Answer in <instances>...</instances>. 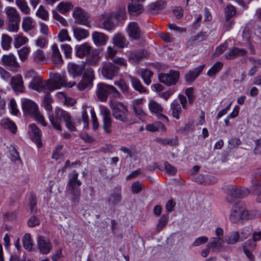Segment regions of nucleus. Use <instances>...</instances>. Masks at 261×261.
I'll use <instances>...</instances> for the list:
<instances>
[{"mask_svg":"<svg viewBox=\"0 0 261 261\" xmlns=\"http://www.w3.org/2000/svg\"><path fill=\"white\" fill-rule=\"evenodd\" d=\"M111 108L114 117L122 122L128 121V111L127 107L122 102L113 101L111 103Z\"/></svg>","mask_w":261,"mask_h":261,"instance_id":"7","label":"nucleus"},{"mask_svg":"<svg viewBox=\"0 0 261 261\" xmlns=\"http://www.w3.org/2000/svg\"><path fill=\"white\" fill-rule=\"evenodd\" d=\"M224 241L228 244L233 245L240 241V233L237 231L230 232L225 237Z\"/></svg>","mask_w":261,"mask_h":261,"instance_id":"31","label":"nucleus"},{"mask_svg":"<svg viewBox=\"0 0 261 261\" xmlns=\"http://www.w3.org/2000/svg\"><path fill=\"white\" fill-rule=\"evenodd\" d=\"M252 67L248 72V75L252 76L256 72L257 69L261 67V60L258 58L250 57L249 58Z\"/></svg>","mask_w":261,"mask_h":261,"instance_id":"34","label":"nucleus"},{"mask_svg":"<svg viewBox=\"0 0 261 261\" xmlns=\"http://www.w3.org/2000/svg\"><path fill=\"white\" fill-rule=\"evenodd\" d=\"M252 190L254 191H258L260 189V191L257 194L256 200L258 202H261V181L259 179H252Z\"/></svg>","mask_w":261,"mask_h":261,"instance_id":"47","label":"nucleus"},{"mask_svg":"<svg viewBox=\"0 0 261 261\" xmlns=\"http://www.w3.org/2000/svg\"><path fill=\"white\" fill-rule=\"evenodd\" d=\"M11 85L12 89L15 92H23L24 86L23 84L22 77L21 75L17 74L13 76L12 78Z\"/></svg>","mask_w":261,"mask_h":261,"instance_id":"20","label":"nucleus"},{"mask_svg":"<svg viewBox=\"0 0 261 261\" xmlns=\"http://www.w3.org/2000/svg\"><path fill=\"white\" fill-rule=\"evenodd\" d=\"M73 8V5L67 2H61L57 6V9L62 14H65Z\"/></svg>","mask_w":261,"mask_h":261,"instance_id":"40","label":"nucleus"},{"mask_svg":"<svg viewBox=\"0 0 261 261\" xmlns=\"http://www.w3.org/2000/svg\"><path fill=\"white\" fill-rule=\"evenodd\" d=\"M160 82L168 86H174L176 84L179 79V72L178 71L171 70L168 73H161L158 75Z\"/></svg>","mask_w":261,"mask_h":261,"instance_id":"9","label":"nucleus"},{"mask_svg":"<svg viewBox=\"0 0 261 261\" xmlns=\"http://www.w3.org/2000/svg\"><path fill=\"white\" fill-rule=\"evenodd\" d=\"M153 75V72L149 70L144 69L142 70L140 76L144 81V82L147 85H150L151 80V79Z\"/></svg>","mask_w":261,"mask_h":261,"instance_id":"43","label":"nucleus"},{"mask_svg":"<svg viewBox=\"0 0 261 261\" xmlns=\"http://www.w3.org/2000/svg\"><path fill=\"white\" fill-rule=\"evenodd\" d=\"M73 32L75 38L77 40L85 39L89 35V33L87 31L79 28H74Z\"/></svg>","mask_w":261,"mask_h":261,"instance_id":"39","label":"nucleus"},{"mask_svg":"<svg viewBox=\"0 0 261 261\" xmlns=\"http://www.w3.org/2000/svg\"><path fill=\"white\" fill-rule=\"evenodd\" d=\"M29 126L33 134V136L32 137L33 141L37 144L38 147H40L42 145L41 141V131L35 124H31Z\"/></svg>","mask_w":261,"mask_h":261,"instance_id":"29","label":"nucleus"},{"mask_svg":"<svg viewBox=\"0 0 261 261\" xmlns=\"http://www.w3.org/2000/svg\"><path fill=\"white\" fill-rule=\"evenodd\" d=\"M12 42V38L6 34H3L2 36V46L4 49L7 50L10 47Z\"/></svg>","mask_w":261,"mask_h":261,"instance_id":"53","label":"nucleus"},{"mask_svg":"<svg viewBox=\"0 0 261 261\" xmlns=\"http://www.w3.org/2000/svg\"><path fill=\"white\" fill-rule=\"evenodd\" d=\"M128 35L135 40L138 39L141 36V31L137 24L135 22H131L129 23L127 28Z\"/></svg>","mask_w":261,"mask_h":261,"instance_id":"21","label":"nucleus"},{"mask_svg":"<svg viewBox=\"0 0 261 261\" xmlns=\"http://www.w3.org/2000/svg\"><path fill=\"white\" fill-rule=\"evenodd\" d=\"M148 53L144 49H139L132 51L129 55V60L134 63H138L141 60L147 58Z\"/></svg>","mask_w":261,"mask_h":261,"instance_id":"18","label":"nucleus"},{"mask_svg":"<svg viewBox=\"0 0 261 261\" xmlns=\"http://www.w3.org/2000/svg\"><path fill=\"white\" fill-rule=\"evenodd\" d=\"M246 53V50L243 48L233 47L228 52L225 54V58L227 60H231L237 56H243Z\"/></svg>","mask_w":261,"mask_h":261,"instance_id":"28","label":"nucleus"},{"mask_svg":"<svg viewBox=\"0 0 261 261\" xmlns=\"http://www.w3.org/2000/svg\"><path fill=\"white\" fill-rule=\"evenodd\" d=\"M121 193L120 190L114 191L112 193L108 199V202L109 205H116L121 201Z\"/></svg>","mask_w":261,"mask_h":261,"instance_id":"30","label":"nucleus"},{"mask_svg":"<svg viewBox=\"0 0 261 261\" xmlns=\"http://www.w3.org/2000/svg\"><path fill=\"white\" fill-rule=\"evenodd\" d=\"M228 197L227 200L231 203L236 198H241L246 196L249 191L248 189L237 187L233 185H229L226 187Z\"/></svg>","mask_w":261,"mask_h":261,"instance_id":"8","label":"nucleus"},{"mask_svg":"<svg viewBox=\"0 0 261 261\" xmlns=\"http://www.w3.org/2000/svg\"><path fill=\"white\" fill-rule=\"evenodd\" d=\"M16 5L23 13L25 14H30V9L25 0H16Z\"/></svg>","mask_w":261,"mask_h":261,"instance_id":"44","label":"nucleus"},{"mask_svg":"<svg viewBox=\"0 0 261 261\" xmlns=\"http://www.w3.org/2000/svg\"><path fill=\"white\" fill-rule=\"evenodd\" d=\"M22 241L24 248L29 251H32L33 243L31 235L29 233H25L23 237Z\"/></svg>","mask_w":261,"mask_h":261,"instance_id":"45","label":"nucleus"},{"mask_svg":"<svg viewBox=\"0 0 261 261\" xmlns=\"http://www.w3.org/2000/svg\"><path fill=\"white\" fill-rule=\"evenodd\" d=\"M2 61L4 65L8 67L10 70L13 71H16L20 67L16 58L12 54L4 55L2 58Z\"/></svg>","mask_w":261,"mask_h":261,"instance_id":"13","label":"nucleus"},{"mask_svg":"<svg viewBox=\"0 0 261 261\" xmlns=\"http://www.w3.org/2000/svg\"><path fill=\"white\" fill-rule=\"evenodd\" d=\"M36 15L43 20H46L48 18V12L42 6H40L36 12Z\"/></svg>","mask_w":261,"mask_h":261,"instance_id":"63","label":"nucleus"},{"mask_svg":"<svg viewBox=\"0 0 261 261\" xmlns=\"http://www.w3.org/2000/svg\"><path fill=\"white\" fill-rule=\"evenodd\" d=\"M94 43L97 46L104 45L106 44L108 37L103 33L94 32L92 34Z\"/></svg>","mask_w":261,"mask_h":261,"instance_id":"24","label":"nucleus"},{"mask_svg":"<svg viewBox=\"0 0 261 261\" xmlns=\"http://www.w3.org/2000/svg\"><path fill=\"white\" fill-rule=\"evenodd\" d=\"M94 79V72L92 68H87L83 74L82 80L77 85L78 89L83 91L86 89H90L93 85Z\"/></svg>","mask_w":261,"mask_h":261,"instance_id":"10","label":"nucleus"},{"mask_svg":"<svg viewBox=\"0 0 261 261\" xmlns=\"http://www.w3.org/2000/svg\"><path fill=\"white\" fill-rule=\"evenodd\" d=\"M113 19V14L102 15L101 21L102 22L103 28L109 31L113 29L115 27Z\"/></svg>","mask_w":261,"mask_h":261,"instance_id":"23","label":"nucleus"},{"mask_svg":"<svg viewBox=\"0 0 261 261\" xmlns=\"http://www.w3.org/2000/svg\"><path fill=\"white\" fill-rule=\"evenodd\" d=\"M100 114L102 116V127L106 133L110 134L112 121L110 112L108 108L103 106L100 108Z\"/></svg>","mask_w":261,"mask_h":261,"instance_id":"12","label":"nucleus"},{"mask_svg":"<svg viewBox=\"0 0 261 261\" xmlns=\"http://www.w3.org/2000/svg\"><path fill=\"white\" fill-rule=\"evenodd\" d=\"M148 107L151 113L159 115L160 118H163L164 119L167 120L166 116L161 114L163 111V108L159 103L154 100H150Z\"/></svg>","mask_w":261,"mask_h":261,"instance_id":"26","label":"nucleus"},{"mask_svg":"<svg viewBox=\"0 0 261 261\" xmlns=\"http://www.w3.org/2000/svg\"><path fill=\"white\" fill-rule=\"evenodd\" d=\"M252 233V239L248 240L245 243L249 245L250 249H254L256 246L255 242L261 240V232H255Z\"/></svg>","mask_w":261,"mask_h":261,"instance_id":"38","label":"nucleus"},{"mask_svg":"<svg viewBox=\"0 0 261 261\" xmlns=\"http://www.w3.org/2000/svg\"><path fill=\"white\" fill-rule=\"evenodd\" d=\"M119 68L111 63L103 64L101 69V74L106 79L112 80L117 76Z\"/></svg>","mask_w":261,"mask_h":261,"instance_id":"11","label":"nucleus"},{"mask_svg":"<svg viewBox=\"0 0 261 261\" xmlns=\"http://www.w3.org/2000/svg\"><path fill=\"white\" fill-rule=\"evenodd\" d=\"M28 39L24 36H17L15 38L14 44L16 48H19L21 46L26 43Z\"/></svg>","mask_w":261,"mask_h":261,"instance_id":"56","label":"nucleus"},{"mask_svg":"<svg viewBox=\"0 0 261 261\" xmlns=\"http://www.w3.org/2000/svg\"><path fill=\"white\" fill-rule=\"evenodd\" d=\"M224 242L222 238L213 237L207 244V247L211 248L213 250H218L222 247Z\"/></svg>","mask_w":261,"mask_h":261,"instance_id":"32","label":"nucleus"},{"mask_svg":"<svg viewBox=\"0 0 261 261\" xmlns=\"http://www.w3.org/2000/svg\"><path fill=\"white\" fill-rule=\"evenodd\" d=\"M73 17L79 23L86 26L89 25L88 21V14L81 8L79 7L75 8L73 13Z\"/></svg>","mask_w":261,"mask_h":261,"instance_id":"15","label":"nucleus"},{"mask_svg":"<svg viewBox=\"0 0 261 261\" xmlns=\"http://www.w3.org/2000/svg\"><path fill=\"white\" fill-rule=\"evenodd\" d=\"M125 10L124 8H120L119 10L113 15V18L117 21L123 20L126 17Z\"/></svg>","mask_w":261,"mask_h":261,"instance_id":"59","label":"nucleus"},{"mask_svg":"<svg viewBox=\"0 0 261 261\" xmlns=\"http://www.w3.org/2000/svg\"><path fill=\"white\" fill-rule=\"evenodd\" d=\"M22 28L25 31H30L33 29L32 19L28 17L24 18L22 22Z\"/></svg>","mask_w":261,"mask_h":261,"instance_id":"55","label":"nucleus"},{"mask_svg":"<svg viewBox=\"0 0 261 261\" xmlns=\"http://www.w3.org/2000/svg\"><path fill=\"white\" fill-rule=\"evenodd\" d=\"M113 43L119 48H123L127 44L126 39L122 35L117 34L113 38Z\"/></svg>","mask_w":261,"mask_h":261,"instance_id":"35","label":"nucleus"},{"mask_svg":"<svg viewBox=\"0 0 261 261\" xmlns=\"http://www.w3.org/2000/svg\"><path fill=\"white\" fill-rule=\"evenodd\" d=\"M85 66L84 64H77L74 63H69L68 65V70L73 77H79L83 73Z\"/></svg>","mask_w":261,"mask_h":261,"instance_id":"17","label":"nucleus"},{"mask_svg":"<svg viewBox=\"0 0 261 261\" xmlns=\"http://www.w3.org/2000/svg\"><path fill=\"white\" fill-rule=\"evenodd\" d=\"M243 204H236L232 208L229 215V220L232 223H236L242 220Z\"/></svg>","mask_w":261,"mask_h":261,"instance_id":"16","label":"nucleus"},{"mask_svg":"<svg viewBox=\"0 0 261 261\" xmlns=\"http://www.w3.org/2000/svg\"><path fill=\"white\" fill-rule=\"evenodd\" d=\"M129 78L131 82L132 85L135 90L141 93H145L146 92L145 88L142 85L139 79L132 76H129Z\"/></svg>","mask_w":261,"mask_h":261,"instance_id":"33","label":"nucleus"},{"mask_svg":"<svg viewBox=\"0 0 261 261\" xmlns=\"http://www.w3.org/2000/svg\"><path fill=\"white\" fill-rule=\"evenodd\" d=\"M131 2L128 4V11L132 15H138L142 13L144 10L142 5L138 4V2L130 0Z\"/></svg>","mask_w":261,"mask_h":261,"instance_id":"22","label":"nucleus"},{"mask_svg":"<svg viewBox=\"0 0 261 261\" xmlns=\"http://www.w3.org/2000/svg\"><path fill=\"white\" fill-rule=\"evenodd\" d=\"M236 9L234 7L231 5H228L226 10V19L228 21L235 14Z\"/></svg>","mask_w":261,"mask_h":261,"instance_id":"61","label":"nucleus"},{"mask_svg":"<svg viewBox=\"0 0 261 261\" xmlns=\"http://www.w3.org/2000/svg\"><path fill=\"white\" fill-rule=\"evenodd\" d=\"M53 102L54 100L50 93H46L44 97L43 105L44 109L48 112V118L53 127L59 131H62L60 121L63 120L69 130L72 132L76 131L75 122L68 112L57 108L55 110V117L54 116L51 114L53 108L51 105Z\"/></svg>","mask_w":261,"mask_h":261,"instance_id":"1","label":"nucleus"},{"mask_svg":"<svg viewBox=\"0 0 261 261\" xmlns=\"http://www.w3.org/2000/svg\"><path fill=\"white\" fill-rule=\"evenodd\" d=\"M19 59L21 61H24L28 59L30 52V48L27 46H24L17 50Z\"/></svg>","mask_w":261,"mask_h":261,"instance_id":"50","label":"nucleus"},{"mask_svg":"<svg viewBox=\"0 0 261 261\" xmlns=\"http://www.w3.org/2000/svg\"><path fill=\"white\" fill-rule=\"evenodd\" d=\"M243 249L244 252L250 261L255 260L254 257L251 251V250H252L253 249H250L249 248V245L244 243V245L243 246Z\"/></svg>","mask_w":261,"mask_h":261,"instance_id":"60","label":"nucleus"},{"mask_svg":"<svg viewBox=\"0 0 261 261\" xmlns=\"http://www.w3.org/2000/svg\"><path fill=\"white\" fill-rule=\"evenodd\" d=\"M253 230L251 227L246 226L242 229L240 233V241H242L249 237L252 233Z\"/></svg>","mask_w":261,"mask_h":261,"instance_id":"54","label":"nucleus"},{"mask_svg":"<svg viewBox=\"0 0 261 261\" xmlns=\"http://www.w3.org/2000/svg\"><path fill=\"white\" fill-rule=\"evenodd\" d=\"M79 174L74 170L71 175H69L67 186L69 187L71 198L73 203H78L81 197V189L80 186L82 185V181L78 179Z\"/></svg>","mask_w":261,"mask_h":261,"instance_id":"3","label":"nucleus"},{"mask_svg":"<svg viewBox=\"0 0 261 261\" xmlns=\"http://www.w3.org/2000/svg\"><path fill=\"white\" fill-rule=\"evenodd\" d=\"M5 12L8 20L7 30L10 32H17L20 21L18 12L13 7H8L5 9Z\"/></svg>","mask_w":261,"mask_h":261,"instance_id":"6","label":"nucleus"},{"mask_svg":"<svg viewBox=\"0 0 261 261\" xmlns=\"http://www.w3.org/2000/svg\"><path fill=\"white\" fill-rule=\"evenodd\" d=\"M185 94L188 97L189 102L192 104L195 99L194 89L192 87L188 88L185 91Z\"/></svg>","mask_w":261,"mask_h":261,"instance_id":"62","label":"nucleus"},{"mask_svg":"<svg viewBox=\"0 0 261 261\" xmlns=\"http://www.w3.org/2000/svg\"><path fill=\"white\" fill-rule=\"evenodd\" d=\"M75 84V82H66L65 77L60 73H55L44 83L39 77H34L30 83L29 87L38 92H45L46 89L52 91L63 86L71 88Z\"/></svg>","mask_w":261,"mask_h":261,"instance_id":"2","label":"nucleus"},{"mask_svg":"<svg viewBox=\"0 0 261 261\" xmlns=\"http://www.w3.org/2000/svg\"><path fill=\"white\" fill-rule=\"evenodd\" d=\"M51 59L55 64H60L63 62L60 50L56 44L51 46Z\"/></svg>","mask_w":261,"mask_h":261,"instance_id":"27","label":"nucleus"},{"mask_svg":"<svg viewBox=\"0 0 261 261\" xmlns=\"http://www.w3.org/2000/svg\"><path fill=\"white\" fill-rule=\"evenodd\" d=\"M242 220H249L258 216V213L255 211H247L243 206Z\"/></svg>","mask_w":261,"mask_h":261,"instance_id":"46","label":"nucleus"},{"mask_svg":"<svg viewBox=\"0 0 261 261\" xmlns=\"http://www.w3.org/2000/svg\"><path fill=\"white\" fill-rule=\"evenodd\" d=\"M91 51V46L87 43H84L75 46L76 56L83 58L88 56Z\"/></svg>","mask_w":261,"mask_h":261,"instance_id":"25","label":"nucleus"},{"mask_svg":"<svg viewBox=\"0 0 261 261\" xmlns=\"http://www.w3.org/2000/svg\"><path fill=\"white\" fill-rule=\"evenodd\" d=\"M208 241V238L206 236L200 237L195 239L192 243L194 247L199 246L201 245L206 243Z\"/></svg>","mask_w":261,"mask_h":261,"instance_id":"64","label":"nucleus"},{"mask_svg":"<svg viewBox=\"0 0 261 261\" xmlns=\"http://www.w3.org/2000/svg\"><path fill=\"white\" fill-rule=\"evenodd\" d=\"M169 219L168 215H163L160 219L158 224L156 225V231L159 232L162 230L167 225Z\"/></svg>","mask_w":261,"mask_h":261,"instance_id":"49","label":"nucleus"},{"mask_svg":"<svg viewBox=\"0 0 261 261\" xmlns=\"http://www.w3.org/2000/svg\"><path fill=\"white\" fill-rule=\"evenodd\" d=\"M144 186L139 181L133 182L131 186L132 191L134 194L140 193L143 189Z\"/></svg>","mask_w":261,"mask_h":261,"instance_id":"58","label":"nucleus"},{"mask_svg":"<svg viewBox=\"0 0 261 261\" xmlns=\"http://www.w3.org/2000/svg\"><path fill=\"white\" fill-rule=\"evenodd\" d=\"M100 57L97 51L92 53L91 55L87 59V63L91 66H95L99 62Z\"/></svg>","mask_w":261,"mask_h":261,"instance_id":"42","label":"nucleus"},{"mask_svg":"<svg viewBox=\"0 0 261 261\" xmlns=\"http://www.w3.org/2000/svg\"><path fill=\"white\" fill-rule=\"evenodd\" d=\"M223 66V63L221 62H217L213 66L208 70L207 75L210 77H215V75L220 72Z\"/></svg>","mask_w":261,"mask_h":261,"instance_id":"37","label":"nucleus"},{"mask_svg":"<svg viewBox=\"0 0 261 261\" xmlns=\"http://www.w3.org/2000/svg\"><path fill=\"white\" fill-rule=\"evenodd\" d=\"M0 124L5 128L9 129L12 133H15L17 129L15 124L9 119L5 118L2 120Z\"/></svg>","mask_w":261,"mask_h":261,"instance_id":"36","label":"nucleus"},{"mask_svg":"<svg viewBox=\"0 0 261 261\" xmlns=\"http://www.w3.org/2000/svg\"><path fill=\"white\" fill-rule=\"evenodd\" d=\"M22 108L25 114H30L43 126H46L44 117L38 111V106L35 102L29 99L22 100Z\"/></svg>","mask_w":261,"mask_h":261,"instance_id":"4","label":"nucleus"},{"mask_svg":"<svg viewBox=\"0 0 261 261\" xmlns=\"http://www.w3.org/2000/svg\"><path fill=\"white\" fill-rule=\"evenodd\" d=\"M59 40L60 42H64L65 41H70L71 38L69 37L68 31L66 29L61 30L58 34Z\"/></svg>","mask_w":261,"mask_h":261,"instance_id":"57","label":"nucleus"},{"mask_svg":"<svg viewBox=\"0 0 261 261\" xmlns=\"http://www.w3.org/2000/svg\"><path fill=\"white\" fill-rule=\"evenodd\" d=\"M97 97L101 101H107L109 94L115 97L120 96V92L113 86L100 83L97 84Z\"/></svg>","mask_w":261,"mask_h":261,"instance_id":"5","label":"nucleus"},{"mask_svg":"<svg viewBox=\"0 0 261 261\" xmlns=\"http://www.w3.org/2000/svg\"><path fill=\"white\" fill-rule=\"evenodd\" d=\"M114 85L118 86L124 94L128 95L129 94V88L125 82L123 80H120L119 81H115L114 82Z\"/></svg>","mask_w":261,"mask_h":261,"instance_id":"52","label":"nucleus"},{"mask_svg":"<svg viewBox=\"0 0 261 261\" xmlns=\"http://www.w3.org/2000/svg\"><path fill=\"white\" fill-rule=\"evenodd\" d=\"M171 109L172 110L173 116L175 118L178 119L179 118V114L181 111L180 104L177 102H173L171 105Z\"/></svg>","mask_w":261,"mask_h":261,"instance_id":"51","label":"nucleus"},{"mask_svg":"<svg viewBox=\"0 0 261 261\" xmlns=\"http://www.w3.org/2000/svg\"><path fill=\"white\" fill-rule=\"evenodd\" d=\"M45 56L43 50L38 49L33 54V60L35 63L42 64L45 60Z\"/></svg>","mask_w":261,"mask_h":261,"instance_id":"41","label":"nucleus"},{"mask_svg":"<svg viewBox=\"0 0 261 261\" xmlns=\"http://www.w3.org/2000/svg\"><path fill=\"white\" fill-rule=\"evenodd\" d=\"M205 65L203 64L189 71L185 75V81L187 83L193 82L202 71Z\"/></svg>","mask_w":261,"mask_h":261,"instance_id":"19","label":"nucleus"},{"mask_svg":"<svg viewBox=\"0 0 261 261\" xmlns=\"http://www.w3.org/2000/svg\"><path fill=\"white\" fill-rule=\"evenodd\" d=\"M37 245L40 252L43 254H48L52 249L50 241L41 236L37 238Z\"/></svg>","mask_w":261,"mask_h":261,"instance_id":"14","label":"nucleus"},{"mask_svg":"<svg viewBox=\"0 0 261 261\" xmlns=\"http://www.w3.org/2000/svg\"><path fill=\"white\" fill-rule=\"evenodd\" d=\"M166 4L163 1H159L154 3H152L149 6V10L150 12L154 11H160L162 10Z\"/></svg>","mask_w":261,"mask_h":261,"instance_id":"48","label":"nucleus"}]
</instances>
